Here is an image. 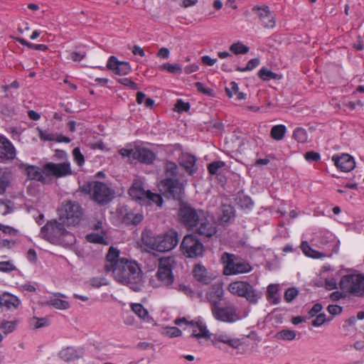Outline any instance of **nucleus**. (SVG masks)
Wrapping results in <instances>:
<instances>
[{
    "label": "nucleus",
    "mask_w": 364,
    "mask_h": 364,
    "mask_svg": "<svg viewBox=\"0 0 364 364\" xmlns=\"http://www.w3.org/2000/svg\"><path fill=\"white\" fill-rule=\"evenodd\" d=\"M112 275L114 279L127 286L134 291H139L143 286V272L135 261L122 258L114 265Z\"/></svg>",
    "instance_id": "1"
},
{
    "label": "nucleus",
    "mask_w": 364,
    "mask_h": 364,
    "mask_svg": "<svg viewBox=\"0 0 364 364\" xmlns=\"http://www.w3.org/2000/svg\"><path fill=\"white\" fill-rule=\"evenodd\" d=\"M65 225L56 220H49L41 228L40 236L52 244L70 246L75 242V238L71 232L65 229Z\"/></svg>",
    "instance_id": "2"
},
{
    "label": "nucleus",
    "mask_w": 364,
    "mask_h": 364,
    "mask_svg": "<svg viewBox=\"0 0 364 364\" xmlns=\"http://www.w3.org/2000/svg\"><path fill=\"white\" fill-rule=\"evenodd\" d=\"M128 193L133 200L141 205L156 204L157 206L161 207L164 203L163 198L160 194L145 190L143 183L139 180L134 181Z\"/></svg>",
    "instance_id": "3"
},
{
    "label": "nucleus",
    "mask_w": 364,
    "mask_h": 364,
    "mask_svg": "<svg viewBox=\"0 0 364 364\" xmlns=\"http://www.w3.org/2000/svg\"><path fill=\"white\" fill-rule=\"evenodd\" d=\"M228 290L233 295L245 298L250 304H257L262 296V292L247 281L231 282Z\"/></svg>",
    "instance_id": "4"
},
{
    "label": "nucleus",
    "mask_w": 364,
    "mask_h": 364,
    "mask_svg": "<svg viewBox=\"0 0 364 364\" xmlns=\"http://www.w3.org/2000/svg\"><path fill=\"white\" fill-rule=\"evenodd\" d=\"M82 191L89 194L91 198L100 205L109 203L112 200V190L107 184L100 181H91L85 184Z\"/></svg>",
    "instance_id": "5"
},
{
    "label": "nucleus",
    "mask_w": 364,
    "mask_h": 364,
    "mask_svg": "<svg viewBox=\"0 0 364 364\" xmlns=\"http://www.w3.org/2000/svg\"><path fill=\"white\" fill-rule=\"evenodd\" d=\"M200 215V218L197 220L195 224L191 225L188 230L192 231L195 235H198L203 239L213 237L218 232L215 222L203 210Z\"/></svg>",
    "instance_id": "6"
},
{
    "label": "nucleus",
    "mask_w": 364,
    "mask_h": 364,
    "mask_svg": "<svg viewBox=\"0 0 364 364\" xmlns=\"http://www.w3.org/2000/svg\"><path fill=\"white\" fill-rule=\"evenodd\" d=\"M59 220L67 225H77L82 216V209L75 201H66L58 210Z\"/></svg>",
    "instance_id": "7"
},
{
    "label": "nucleus",
    "mask_w": 364,
    "mask_h": 364,
    "mask_svg": "<svg viewBox=\"0 0 364 364\" xmlns=\"http://www.w3.org/2000/svg\"><path fill=\"white\" fill-rule=\"evenodd\" d=\"M221 260L224 264L223 274L225 275L247 273L252 269L248 262L236 257L233 254L224 252L222 255Z\"/></svg>",
    "instance_id": "8"
},
{
    "label": "nucleus",
    "mask_w": 364,
    "mask_h": 364,
    "mask_svg": "<svg viewBox=\"0 0 364 364\" xmlns=\"http://www.w3.org/2000/svg\"><path fill=\"white\" fill-rule=\"evenodd\" d=\"M340 288L348 293L358 296H364V276L360 274H347L343 276L340 282Z\"/></svg>",
    "instance_id": "9"
},
{
    "label": "nucleus",
    "mask_w": 364,
    "mask_h": 364,
    "mask_svg": "<svg viewBox=\"0 0 364 364\" xmlns=\"http://www.w3.org/2000/svg\"><path fill=\"white\" fill-rule=\"evenodd\" d=\"M183 254L189 258L202 256L205 248L203 243L193 234L186 235L180 245Z\"/></svg>",
    "instance_id": "10"
},
{
    "label": "nucleus",
    "mask_w": 364,
    "mask_h": 364,
    "mask_svg": "<svg viewBox=\"0 0 364 364\" xmlns=\"http://www.w3.org/2000/svg\"><path fill=\"white\" fill-rule=\"evenodd\" d=\"M202 211V209H197L188 203H183L180 205L178 211V222L188 230L191 225L195 224V222L200 218V214Z\"/></svg>",
    "instance_id": "11"
},
{
    "label": "nucleus",
    "mask_w": 364,
    "mask_h": 364,
    "mask_svg": "<svg viewBox=\"0 0 364 364\" xmlns=\"http://www.w3.org/2000/svg\"><path fill=\"white\" fill-rule=\"evenodd\" d=\"M178 243V234L176 230L171 229L164 235H159L155 239L153 250L166 252L173 250Z\"/></svg>",
    "instance_id": "12"
},
{
    "label": "nucleus",
    "mask_w": 364,
    "mask_h": 364,
    "mask_svg": "<svg viewBox=\"0 0 364 364\" xmlns=\"http://www.w3.org/2000/svg\"><path fill=\"white\" fill-rule=\"evenodd\" d=\"M164 195L168 199L182 200L184 194V186L178 178H165L161 181Z\"/></svg>",
    "instance_id": "13"
},
{
    "label": "nucleus",
    "mask_w": 364,
    "mask_h": 364,
    "mask_svg": "<svg viewBox=\"0 0 364 364\" xmlns=\"http://www.w3.org/2000/svg\"><path fill=\"white\" fill-rule=\"evenodd\" d=\"M211 311L214 318L220 321L234 323L240 319L237 313V308L234 305H228L224 307L218 305L213 306Z\"/></svg>",
    "instance_id": "14"
},
{
    "label": "nucleus",
    "mask_w": 364,
    "mask_h": 364,
    "mask_svg": "<svg viewBox=\"0 0 364 364\" xmlns=\"http://www.w3.org/2000/svg\"><path fill=\"white\" fill-rule=\"evenodd\" d=\"M173 260L171 257L161 258L159 259V269L156 277L165 286H168L173 282L172 274V263Z\"/></svg>",
    "instance_id": "15"
},
{
    "label": "nucleus",
    "mask_w": 364,
    "mask_h": 364,
    "mask_svg": "<svg viewBox=\"0 0 364 364\" xmlns=\"http://www.w3.org/2000/svg\"><path fill=\"white\" fill-rule=\"evenodd\" d=\"M43 173L46 176L61 178L70 175L72 171L70 163L68 161L59 164L48 162L43 166Z\"/></svg>",
    "instance_id": "16"
},
{
    "label": "nucleus",
    "mask_w": 364,
    "mask_h": 364,
    "mask_svg": "<svg viewBox=\"0 0 364 364\" xmlns=\"http://www.w3.org/2000/svg\"><path fill=\"white\" fill-rule=\"evenodd\" d=\"M16 149L10 141L0 136V162L8 163L16 157Z\"/></svg>",
    "instance_id": "17"
},
{
    "label": "nucleus",
    "mask_w": 364,
    "mask_h": 364,
    "mask_svg": "<svg viewBox=\"0 0 364 364\" xmlns=\"http://www.w3.org/2000/svg\"><path fill=\"white\" fill-rule=\"evenodd\" d=\"M194 279L199 283L208 285L215 279L213 274L210 272L202 264L198 263L194 265L193 271Z\"/></svg>",
    "instance_id": "18"
},
{
    "label": "nucleus",
    "mask_w": 364,
    "mask_h": 364,
    "mask_svg": "<svg viewBox=\"0 0 364 364\" xmlns=\"http://www.w3.org/2000/svg\"><path fill=\"white\" fill-rule=\"evenodd\" d=\"M252 11L256 12L265 28H272L275 26L274 18L267 6H254Z\"/></svg>",
    "instance_id": "19"
},
{
    "label": "nucleus",
    "mask_w": 364,
    "mask_h": 364,
    "mask_svg": "<svg viewBox=\"0 0 364 364\" xmlns=\"http://www.w3.org/2000/svg\"><path fill=\"white\" fill-rule=\"evenodd\" d=\"M186 328L191 331V336L193 338H210V333L207 329L205 324L201 321H190Z\"/></svg>",
    "instance_id": "20"
},
{
    "label": "nucleus",
    "mask_w": 364,
    "mask_h": 364,
    "mask_svg": "<svg viewBox=\"0 0 364 364\" xmlns=\"http://www.w3.org/2000/svg\"><path fill=\"white\" fill-rule=\"evenodd\" d=\"M332 160L335 166L342 171L348 172L355 166V162L353 156L349 154H342L341 156H333Z\"/></svg>",
    "instance_id": "21"
},
{
    "label": "nucleus",
    "mask_w": 364,
    "mask_h": 364,
    "mask_svg": "<svg viewBox=\"0 0 364 364\" xmlns=\"http://www.w3.org/2000/svg\"><path fill=\"white\" fill-rule=\"evenodd\" d=\"M155 154L149 149L140 146H134V159L141 163L151 164L155 160Z\"/></svg>",
    "instance_id": "22"
},
{
    "label": "nucleus",
    "mask_w": 364,
    "mask_h": 364,
    "mask_svg": "<svg viewBox=\"0 0 364 364\" xmlns=\"http://www.w3.org/2000/svg\"><path fill=\"white\" fill-rule=\"evenodd\" d=\"M224 290L222 284H215L211 286L206 293V298L213 306L220 305V301L223 296Z\"/></svg>",
    "instance_id": "23"
},
{
    "label": "nucleus",
    "mask_w": 364,
    "mask_h": 364,
    "mask_svg": "<svg viewBox=\"0 0 364 364\" xmlns=\"http://www.w3.org/2000/svg\"><path fill=\"white\" fill-rule=\"evenodd\" d=\"M119 250L113 247H110L106 256V264L105 269L107 272H112L114 265L122 258H119Z\"/></svg>",
    "instance_id": "24"
},
{
    "label": "nucleus",
    "mask_w": 364,
    "mask_h": 364,
    "mask_svg": "<svg viewBox=\"0 0 364 364\" xmlns=\"http://www.w3.org/2000/svg\"><path fill=\"white\" fill-rule=\"evenodd\" d=\"M20 303L18 298L13 294L4 293L0 295V307L5 306L8 309H16Z\"/></svg>",
    "instance_id": "25"
},
{
    "label": "nucleus",
    "mask_w": 364,
    "mask_h": 364,
    "mask_svg": "<svg viewBox=\"0 0 364 364\" xmlns=\"http://www.w3.org/2000/svg\"><path fill=\"white\" fill-rule=\"evenodd\" d=\"M58 356L63 361L70 362L81 358L82 353L72 347H67L59 352Z\"/></svg>",
    "instance_id": "26"
},
{
    "label": "nucleus",
    "mask_w": 364,
    "mask_h": 364,
    "mask_svg": "<svg viewBox=\"0 0 364 364\" xmlns=\"http://www.w3.org/2000/svg\"><path fill=\"white\" fill-rule=\"evenodd\" d=\"M13 179L11 171L5 168L0 176V195H3L8 187L11 186Z\"/></svg>",
    "instance_id": "27"
},
{
    "label": "nucleus",
    "mask_w": 364,
    "mask_h": 364,
    "mask_svg": "<svg viewBox=\"0 0 364 364\" xmlns=\"http://www.w3.org/2000/svg\"><path fill=\"white\" fill-rule=\"evenodd\" d=\"M26 166V171L27 176L31 180H36L38 181L43 182L45 181V178L43 176V168L41 170L38 166H31V165H24Z\"/></svg>",
    "instance_id": "28"
},
{
    "label": "nucleus",
    "mask_w": 364,
    "mask_h": 364,
    "mask_svg": "<svg viewBox=\"0 0 364 364\" xmlns=\"http://www.w3.org/2000/svg\"><path fill=\"white\" fill-rule=\"evenodd\" d=\"M196 161V159L193 156L186 154L181 159V165L184 167L190 175H192L197 171Z\"/></svg>",
    "instance_id": "29"
},
{
    "label": "nucleus",
    "mask_w": 364,
    "mask_h": 364,
    "mask_svg": "<svg viewBox=\"0 0 364 364\" xmlns=\"http://www.w3.org/2000/svg\"><path fill=\"white\" fill-rule=\"evenodd\" d=\"M217 342H221L228 344L229 346L233 348H238L241 345L239 339L230 338L226 335L218 334L214 336L213 343L216 345Z\"/></svg>",
    "instance_id": "30"
},
{
    "label": "nucleus",
    "mask_w": 364,
    "mask_h": 364,
    "mask_svg": "<svg viewBox=\"0 0 364 364\" xmlns=\"http://www.w3.org/2000/svg\"><path fill=\"white\" fill-rule=\"evenodd\" d=\"M259 78L263 80L268 81L270 80H279L281 79V75L272 72L269 69L266 68H262L260 69L257 73Z\"/></svg>",
    "instance_id": "31"
},
{
    "label": "nucleus",
    "mask_w": 364,
    "mask_h": 364,
    "mask_svg": "<svg viewBox=\"0 0 364 364\" xmlns=\"http://www.w3.org/2000/svg\"><path fill=\"white\" fill-rule=\"evenodd\" d=\"M178 166L171 161H167L165 164V178H178Z\"/></svg>",
    "instance_id": "32"
},
{
    "label": "nucleus",
    "mask_w": 364,
    "mask_h": 364,
    "mask_svg": "<svg viewBox=\"0 0 364 364\" xmlns=\"http://www.w3.org/2000/svg\"><path fill=\"white\" fill-rule=\"evenodd\" d=\"M286 133V127L282 124L274 126L271 129V136L277 141L282 140Z\"/></svg>",
    "instance_id": "33"
},
{
    "label": "nucleus",
    "mask_w": 364,
    "mask_h": 364,
    "mask_svg": "<svg viewBox=\"0 0 364 364\" xmlns=\"http://www.w3.org/2000/svg\"><path fill=\"white\" fill-rule=\"evenodd\" d=\"M46 306H52L58 309H67L70 307V304L67 301L55 298L47 301L45 303Z\"/></svg>",
    "instance_id": "34"
},
{
    "label": "nucleus",
    "mask_w": 364,
    "mask_h": 364,
    "mask_svg": "<svg viewBox=\"0 0 364 364\" xmlns=\"http://www.w3.org/2000/svg\"><path fill=\"white\" fill-rule=\"evenodd\" d=\"M301 248L303 252L308 257L319 258L321 256V254L319 252L313 250L306 241H303L301 242Z\"/></svg>",
    "instance_id": "35"
},
{
    "label": "nucleus",
    "mask_w": 364,
    "mask_h": 364,
    "mask_svg": "<svg viewBox=\"0 0 364 364\" xmlns=\"http://www.w3.org/2000/svg\"><path fill=\"white\" fill-rule=\"evenodd\" d=\"M18 321H3L0 323V329L3 331V332L7 335L12 331H14L17 326Z\"/></svg>",
    "instance_id": "36"
},
{
    "label": "nucleus",
    "mask_w": 364,
    "mask_h": 364,
    "mask_svg": "<svg viewBox=\"0 0 364 364\" xmlns=\"http://www.w3.org/2000/svg\"><path fill=\"white\" fill-rule=\"evenodd\" d=\"M296 333L295 331L289 329H284L277 333L275 337L278 339L285 341H292L296 338Z\"/></svg>",
    "instance_id": "37"
},
{
    "label": "nucleus",
    "mask_w": 364,
    "mask_h": 364,
    "mask_svg": "<svg viewBox=\"0 0 364 364\" xmlns=\"http://www.w3.org/2000/svg\"><path fill=\"white\" fill-rule=\"evenodd\" d=\"M230 50L236 55L245 54L248 53L249 48L244 45L242 43L238 41L237 43H232L230 47Z\"/></svg>",
    "instance_id": "38"
},
{
    "label": "nucleus",
    "mask_w": 364,
    "mask_h": 364,
    "mask_svg": "<svg viewBox=\"0 0 364 364\" xmlns=\"http://www.w3.org/2000/svg\"><path fill=\"white\" fill-rule=\"evenodd\" d=\"M279 291V287L277 284H269L267 287V298L269 299H274L273 303L274 304H277L279 302L280 299L279 297H277V294Z\"/></svg>",
    "instance_id": "39"
},
{
    "label": "nucleus",
    "mask_w": 364,
    "mask_h": 364,
    "mask_svg": "<svg viewBox=\"0 0 364 364\" xmlns=\"http://www.w3.org/2000/svg\"><path fill=\"white\" fill-rule=\"evenodd\" d=\"M0 210L4 215L11 213L14 210V203L10 200L0 199Z\"/></svg>",
    "instance_id": "40"
},
{
    "label": "nucleus",
    "mask_w": 364,
    "mask_h": 364,
    "mask_svg": "<svg viewBox=\"0 0 364 364\" xmlns=\"http://www.w3.org/2000/svg\"><path fill=\"white\" fill-rule=\"evenodd\" d=\"M225 164L221 161H215L210 163L208 166V172L212 175H217L219 173V170L222 167L225 166Z\"/></svg>",
    "instance_id": "41"
},
{
    "label": "nucleus",
    "mask_w": 364,
    "mask_h": 364,
    "mask_svg": "<svg viewBox=\"0 0 364 364\" xmlns=\"http://www.w3.org/2000/svg\"><path fill=\"white\" fill-rule=\"evenodd\" d=\"M132 309L141 318H145L148 316V311L141 304H132Z\"/></svg>",
    "instance_id": "42"
},
{
    "label": "nucleus",
    "mask_w": 364,
    "mask_h": 364,
    "mask_svg": "<svg viewBox=\"0 0 364 364\" xmlns=\"http://www.w3.org/2000/svg\"><path fill=\"white\" fill-rule=\"evenodd\" d=\"M294 138L299 143H304L307 139V134L305 129L298 127L293 133Z\"/></svg>",
    "instance_id": "43"
},
{
    "label": "nucleus",
    "mask_w": 364,
    "mask_h": 364,
    "mask_svg": "<svg viewBox=\"0 0 364 364\" xmlns=\"http://www.w3.org/2000/svg\"><path fill=\"white\" fill-rule=\"evenodd\" d=\"M132 70L129 63L125 61H120L117 70L115 74L119 75H124L129 74Z\"/></svg>",
    "instance_id": "44"
},
{
    "label": "nucleus",
    "mask_w": 364,
    "mask_h": 364,
    "mask_svg": "<svg viewBox=\"0 0 364 364\" xmlns=\"http://www.w3.org/2000/svg\"><path fill=\"white\" fill-rule=\"evenodd\" d=\"M160 68L173 74L181 73L182 71V68L178 64H171L168 63L162 65Z\"/></svg>",
    "instance_id": "45"
},
{
    "label": "nucleus",
    "mask_w": 364,
    "mask_h": 364,
    "mask_svg": "<svg viewBox=\"0 0 364 364\" xmlns=\"http://www.w3.org/2000/svg\"><path fill=\"white\" fill-rule=\"evenodd\" d=\"M332 320V317L326 318L325 314H319L316 318L312 321L311 324L315 327H318L323 324L325 322H329Z\"/></svg>",
    "instance_id": "46"
},
{
    "label": "nucleus",
    "mask_w": 364,
    "mask_h": 364,
    "mask_svg": "<svg viewBox=\"0 0 364 364\" xmlns=\"http://www.w3.org/2000/svg\"><path fill=\"white\" fill-rule=\"evenodd\" d=\"M87 240L92 243L106 244L104 237L95 233H90L87 235Z\"/></svg>",
    "instance_id": "47"
},
{
    "label": "nucleus",
    "mask_w": 364,
    "mask_h": 364,
    "mask_svg": "<svg viewBox=\"0 0 364 364\" xmlns=\"http://www.w3.org/2000/svg\"><path fill=\"white\" fill-rule=\"evenodd\" d=\"M299 291L296 288H289L284 293V299L287 302L292 301L298 295Z\"/></svg>",
    "instance_id": "48"
},
{
    "label": "nucleus",
    "mask_w": 364,
    "mask_h": 364,
    "mask_svg": "<svg viewBox=\"0 0 364 364\" xmlns=\"http://www.w3.org/2000/svg\"><path fill=\"white\" fill-rule=\"evenodd\" d=\"M119 63L120 61L118 60L115 56L112 55L107 61V68L115 73V71L117 70Z\"/></svg>",
    "instance_id": "49"
},
{
    "label": "nucleus",
    "mask_w": 364,
    "mask_h": 364,
    "mask_svg": "<svg viewBox=\"0 0 364 364\" xmlns=\"http://www.w3.org/2000/svg\"><path fill=\"white\" fill-rule=\"evenodd\" d=\"M73 155L74 157L75 161L77 164L78 166H82L85 163L84 156L80 152V150L78 147H76L73 151Z\"/></svg>",
    "instance_id": "50"
},
{
    "label": "nucleus",
    "mask_w": 364,
    "mask_h": 364,
    "mask_svg": "<svg viewBox=\"0 0 364 364\" xmlns=\"http://www.w3.org/2000/svg\"><path fill=\"white\" fill-rule=\"evenodd\" d=\"M175 109L178 112H188L190 109V104L184 102L181 99H179L175 105Z\"/></svg>",
    "instance_id": "51"
},
{
    "label": "nucleus",
    "mask_w": 364,
    "mask_h": 364,
    "mask_svg": "<svg viewBox=\"0 0 364 364\" xmlns=\"http://www.w3.org/2000/svg\"><path fill=\"white\" fill-rule=\"evenodd\" d=\"M16 268L11 261L0 262V271L2 272H11Z\"/></svg>",
    "instance_id": "52"
},
{
    "label": "nucleus",
    "mask_w": 364,
    "mask_h": 364,
    "mask_svg": "<svg viewBox=\"0 0 364 364\" xmlns=\"http://www.w3.org/2000/svg\"><path fill=\"white\" fill-rule=\"evenodd\" d=\"M234 216V210L231 206H224L223 209L222 220L225 222L228 221Z\"/></svg>",
    "instance_id": "53"
},
{
    "label": "nucleus",
    "mask_w": 364,
    "mask_h": 364,
    "mask_svg": "<svg viewBox=\"0 0 364 364\" xmlns=\"http://www.w3.org/2000/svg\"><path fill=\"white\" fill-rule=\"evenodd\" d=\"M238 203L242 208H250L253 205V202L250 197L242 196L239 198Z\"/></svg>",
    "instance_id": "54"
},
{
    "label": "nucleus",
    "mask_w": 364,
    "mask_h": 364,
    "mask_svg": "<svg viewBox=\"0 0 364 364\" xmlns=\"http://www.w3.org/2000/svg\"><path fill=\"white\" fill-rule=\"evenodd\" d=\"M117 81L119 83H121L122 85L129 87L132 90L138 89L137 85L129 78H127V77L119 78L117 80Z\"/></svg>",
    "instance_id": "55"
},
{
    "label": "nucleus",
    "mask_w": 364,
    "mask_h": 364,
    "mask_svg": "<svg viewBox=\"0 0 364 364\" xmlns=\"http://www.w3.org/2000/svg\"><path fill=\"white\" fill-rule=\"evenodd\" d=\"M327 310L331 315V317L333 318V316L340 314L342 312L343 308L338 305L331 304L327 307Z\"/></svg>",
    "instance_id": "56"
},
{
    "label": "nucleus",
    "mask_w": 364,
    "mask_h": 364,
    "mask_svg": "<svg viewBox=\"0 0 364 364\" xmlns=\"http://www.w3.org/2000/svg\"><path fill=\"white\" fill-rule=\"evenodd\" d=\"M33 319L35 321L34 327L35 328H39L48 325L49 322L46 318H38L33 317Z\"/></svg>",
    "instance_id": "57"
},
{
    "label": "nucleus",
    "mask_w": 364,
    "mask_h": 364,
    "mask_svg": "<svg viewBox=\"0 0 364 364\" xmlns=\"http://www.w3.org/2000/svg\"><path fill=\"white\" fill-rule=\"evenodd\" d=\"M134 148H123L119 150V154L123 157H128L130 159H134Z\"/></svg>",
    "instance_id": "58"
},
{
    "label": "nucleus",
    "mask_w": 364,
    "mask_h": 364,
    "mask_svg": "<svg viewBox=\"0 0 364 364\" xmlns=\"http://www.w3.org/2000/svg\"><path fill=\"white\" fill-rule=\"evenodd\" d=\"M195 86L199 92L205 95L210 96L213 94V90L204 87L202 82H196Z\"/></svg>",
    "instance_id": "59"
},
{
    "label": "nucleus",
    "mask_w": 364,
    "mask_h": 364,
    "mask_svg": "<svg viewBox=\"0 0 364 364\" xmlns=\"http://www.w3.org/2000/svg\"><path fill=\"white\" fill-rule=\"evenodd\" d=\"M86 56L85 52L73 51L70 53V58L75 62H80Z\"/></svg>",
    "instance_id": "60"
},
{
    "label": "nucleus",
    "mask_w": 364,
    "mask_h": 364,
    "mask_svg": "<svg viewBox=\"0 0 364 364\" xmlns=\"http://www.w3.org/2000/svg\"><path fill=\"white\" fill-rule=\"evenodd\" d=\"M304 157L307 161H317L320 159V154L315 151H309L305 154Z\"/></svg>",
    "instance_id": "61"
},
{
    "label": "nucleus",
    "mask_w": 364,
    "mask_h": 364,
    "mask_svg": "<svg viewBox=\"0 0 364 364\" xmlns=\"http://www.w3.org/2000/svg\"><path fill=\"white\" fill-rule=\"evenodd\" d=\"M322 309V305L321 304H316L313 306V307L309 311L308 314L309 317H314L318 313H319Z\"/></svg>",
    "instance_id": "62"
},
{
    "label": "nucleus",
    "mask_w": 364,
    "mask_h": 364,
    "mask_svg": "<svg viewBox=\"0 0 364 364\" xmlns=\"http://www.w3.org/2000/svg\"><path fill=\"white\" fill-rule=\"evenodd\" d=\"M181 331L177 327H170L166 330V334L170 337H177L180 336Z\"/></svg>",
    "instance_id": "63"
},
{
    "label": "nucleus",
    "mask_w": 364,
    "mask_h": 364,
    "mask_svg": "<svg viewBox=\"0 0 364 364\" xmlns=\"http://www.w3.org/2000/svg\"><path fill=\"white\" fill-rule=\"evenodd\" d=\"M141 240L146 246L150 247L153 250V247H154V245L155 244V239L152 240L148 235H146L144 233H142Z\"/></svg>",
    "instance_id": "64"
}]
</instances>
